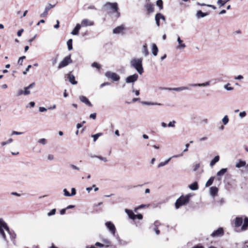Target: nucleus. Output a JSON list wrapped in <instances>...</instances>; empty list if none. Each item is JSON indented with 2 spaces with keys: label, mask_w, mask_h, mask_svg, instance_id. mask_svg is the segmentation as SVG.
Returning a JSON list of instances; mask_svg holds the SVG:
<instances>
[{
  "label": "nucleus",
  "mask_w": 248,
  "mask_h": 248,
  "mask_svg": "<svg viewBox=\"0 0 248 248\" xmlns=\"http://www.w3.org/2000/svg\"><path fill=\"white\" fill-rule=\"evenodd\" d=\"M218 188L217 187H216V186L211 187L210 188V195L214 197L216 195H217V194L218 192Z\"/></svg>",
  "instance_id": "22"
},
{
  "label": "nucleus",
  "mask_w": 248,
  "mask_h": 248,
  "mask_svg": "<svg viewBox=\"0 0 248 248\" xmlns=\"http://www.w3.org/2000/svg\"><path fill=\"white\" fill-rule=\"evenodd\" d=\"M130 65L135 68L139 74H143L144 70L142 67V58H133L130 61Z\"/></svg>",
  "instance_id": "3"
},
{
  "label": "nucleus",
  "mask_w": 248,
  "mask_h": 248,
  "mask_svg": "<svg viewBox=\"0 0 248 248\" xmlns=\"http://www.w3.org/2000/svg\"><path fill=\"white\" fill-rule=\"evenodd\" d=\"M105 225L108 229L110 231L111 233L113 236H115L116 229L114 224L111 221H107V222H106Z\"/></svg>",
  "instance_id": "8"
},
{
  "label": "nucleus",
  "mask_w": 248,
  "mask_h": 248,
  "mask_svg": "<svg viewBox=\"0 0 248 248\" xmlns=\"http://www.w3.org/2000/svg\"><path fill=\"white\" fill-rule=\"evenodd\" d=\"M39 110L40 112H45V111H46L47 110L46 108H45V107H40L39 108Z\"/></svg>",
  "instance_id": "56"
},
{
  "label": "nucleus",
  "mask_w": 248,
  "mask_h": 248,
  "mask_svg": "<svg viewBox=\"0 0 248 248\" xmlns=\"http://www.w3.org/2000/svg\"><path fill=\"white\" fill-rule=\"evenodd\" d=\"M23 133V132H17L16 131H14L12 133V135H22Z\"/></svg>",
  "instance_id": "54"
},
{
  "label": "nucleus",
  "mask_w": 248,
  "mask_h": 248,
  "mask_svg": "<svg viewBox=\"0 0 248 248\" xmlns=\"http://www.w3.org/2000/svg\"><path fill=\"white\" fill-rule=\"evenodd\" d=\"M175 123H176V121H174V120H173L172 122H170L168 124V126L171 127H174L175 126Z\"/></svg>",
  "instance_id": "45"
},
{
  "label": "nucleus",
  "mask_w": 248,
  "mask_h": 248,
  "mask_svg": "<svg viewBox=\"0 0 248 248\" xmlns=\"http://www.w3.org/2000/svg\"><path fill=\"white\" fill-rule=\"evenodd\" d=\"M171 158L172 157H170L167 160H166L165 161L160 162L158 165V168H161V167L167 165L169 162V161L171 160Z\"/></svg>",
  "instance_id": "32"
},
{
  "label": "nucleus",
  "mask_w": 248,
  "mask_h": 248,
  "mask_svg": "<svg viewBox=\"0 0 248 248\" xmlns=\"http://www.w3.org/2000/svg\"><path fill=\"white\" fill-rule=\"evenodd\" d=\"M142 218H143V216L141 214H139L138 215H136V219L138 218L139 219H142Z\"/></svg>",
  "instance_id": "60"
},
{
  "label": "nucleus",
  "mask_w": 248,
  "mask_h": 248,
  "mask_svg": "<svg viewBox=\"0 0 248 248\" xmlns=\"http://www.w3.org/2000/svg\"><path fill=\"white\" fill-rule=\"evenodd\" d=\"M4 230L9 234L11 240L13 241V243L15 244V239L16 237V233L13 230H11L10 229L7 223L3 220V219L0 218V236H1L5 241L8 242V240L4 231Z\"/></svg>",
  "instance_id": "1"
},
{
  "label": "nucleus",
  "mask_w": 248,
  "mask_h": 248,
  "mask_svg": "<svg viewBox=\"0 0 248 248\" xmlns=\"http://www.w3.org/2000/svg\"><path fill=\"white\" fill-rule=\"evenodd\" d=\"M227 168H223L221 169L219 171H218L217 173V179L218 181H220L221 180V176L224 175L227 171Z\"/></svg>",
  "instance_id": "13"
},
{
  "label": "nucleus",
  "mask_w": 248,
  "mask_h": 248,
  "mask_svg": "<svg viewBox=\"0 0 248 248\" xmlns=\"http://www.w3.org/2000/svg\"><path fill=\"white\" fill-rule=\"evenodd\" d=\"M81 28V25L79 24H77L71 32V34L73 35H78L79 30Z\"/></svg>",
  "instance_id": "24"
},
{
  "label": "nucleus",
  "mask_w": 248,
  "mask_h": 248,
  "mask_svg": "<svg viewBox=\"0 0 248 248\" xmlns=\"http://www.w3.org/2000/svg\"><path fill=\"white\" fill-rule=\"evenodd\" d=\"M139 76L137 74H134L127 77L125 78V82L127 83H134L138 80Z\"/></svg>",
  "instance_id": "9"
},
{
  "label": "nucleus",
  "mask_w": 248,
  "mask_h": 248,
  "mask_svg": "<svg viewBox=\"0 0 248 248\" xmlns=\"http://www.w3.org/2000/svg\"><path fill=\"white\" fill-rule=\"evenodd\" d=\"M92 66L93 67H96V68H97V69H99L100 68V65L98 63H97L96 62H93L92 63Z\"/></svg>",
  "instance_id": "46"
},
{
  "label": "nucleus",
  "mask_w": 248,
  "mask_h": 248,
  "mask_svg": "<svg viewBox=\"0 0 248 248\" xmlns=\"http://www.w3.org/2000/svg\"><path fill=\"white\" fill-rule=\"evenodd\" d=\"M177 42L179 44V45L177 46V49H182L186 47V46L185 44L183 43V41L181 39L179 36L177 38Z\"/></svg>",
  "instance_id": "21"
},
{
  "label": "nucleus",
  "mask_w": 248,
  "mask_h": 248,
  "mask_svg": "<svg viewBox=\"0 0 248 248\" xmlns=\"http://www.w3.org/2000/svg\"><path fill=\"white\" fill-rule=\"evenodd\" d=\"M38 142L43 145H45L46 143V140L45 138H42L40 139Z\"/></svg>",
  "instance_id": "43"
},
{
  "label": "nucleus",
  "mask_w": 248,
  "mask_h": 248,
  "mask_svg": "<svg viewBox=\"0 0 248 248\" xmlns=\"http://www.w3.org/2000/svg\"><path fill=\"white\" fill-rule=\"evenodd\" d=\"M156 4L159 7L160 10L163 9V2L162 0H157L156 2Z\"/></svg>",
  "instance_id": "31"
},
{
  "label": "nucleus",
  "mask_w": 248,
  "mask_h": 248,
  "mask_svg": "<svg viewBox=\"0 0 248 248\" xmlns=\"http://www.w3.org/2000/svg\"><path fill=\"white\" fill-rule=\"evenodd\" d=\"M67 78L69 79V82L73 85H76L78 82L75 79V76L71 74V72L67 75Z\"/></svg>",
  "instance_id": "20"
},
{
  "label": "nucleus",
  "mask_w": 248,
  "mask_h": 248,
  "mask_svg": "<svg viewBox=\"0 0 248 248\" xmlns=\"http://www.w3.org/2000/svg\"><path fill=\"white\" fill-rule=\"evenodd\" d=\"M246 162L245 161L239 160V162L236 164L235 167L237 168H240L241 167L246 166Z\"/></svg>",
  "instance_id": "27"
},
{
  "label": "nucleus",
  "mask_w": 248,
  "mask_h": 248,
  "mask_svg": "<svg viewBox=\"0 0 248 248\" xmlns=\"http://www.w3.org/2000/svg\"><path fill=\"white\" fill-rule=\"evenodd\" d=\"M160 19H162L164 21H166V18L162 14L158 13Z\"/></svg>",
  "instance_id": "58"
},
{
  "label": "nucleus",
  "mask_w": 248,
  "mask_h": 248,
  "mask_svg": "<svg viewBox=\"0 0 248 248\" xmlns=\"http://www.w3.org/2000/svg\"><path fill=\"white\" fill-rule=\"evenodd\" d=\"M217 3L220 6H223L225 5V1H223L222 0H218L217 1Z\"/></svg>",
  "instance_id": "47"
},
{
  "label": "nucleus",
  "mask_w": 248,
  "mask_h": 248,
  "mask_svg": "<svg viewBox=\"0 0 248 248\" xmlns=\"http://www.w3.org/2000/svg\"><path fill=\"white\" fill-rule=\"evenodd\" d=\"M58 57H59V55L57 54L55 57L52 58L51 61L52 62V65L54 66L57 63L58 60Z\"/></svg>",
  "instance_id": "36"
},
{
  "label": "nucleus",
  "mask_w": 248,
  "mask_h": 248,
  "mask_svg": "<svg viewBox=\"0 0 248 248\" xmlns=\"http://www.w3.org/2000/svg\"><path fill=\"white\" fill-rule=\"evenodd\" d=\"M243 218L242 217H236L235 219L234 226L235 227L241 226L243 223ZM248 228V217H245L244 219V223L242 226V230H246Z\"/></svg>",
  "instance_id": "4"
},
{
  "label": "nucleus",
  "mask_w": 248,
  "mask_h": 248,
  "mask_svg": "<svg viewBox=\"0 0 248 248\" xmlns=\"http://www.w3.org/2000/svg\"><path fill=\"white\" fill-rule=\"evenodd\" d=\"M105 76L108 78L111 79L114 81H117L120 78V76L118 74L110 71L106 72Z\"/></svg>",
  "instance_id": "7"
},
{
  "label": "nucleus",
  "mask_w": 248,
  "mask_h": 248,
  "mask_svg": "<svg viewBox=\"0 0 248 248\" xmlns=\"http://www.w3.org/2000/svg\"><path fill=\"white\" fill-rule=\"evenodd\" d=\"M95 246H96V247H103L104 246V245L100 243V242H96L95 244Z\"/></svg>",
  "instance_id": "62"
},
{
  "label": "nucleus",
  "mask_w": 248,
  "mask_h": 248,
  "mask_svg": "<svg viewBox=\"0 0 248 248\" xmlns=\"http://www.w3.org/2000/svg\"><path fill=\"white\" fill-rule=\"evenodd\" d=\"M92 157H95L99 159L100 160L103 161L105 162H106L108 161L106 157H103L102 156L100 155H94L92 156Z\"/></svg>",
  "instance_id": "38"
},
{
  "label": "nucleus",
  "mask_w": 248,
  "mask_h": 248,
  "mask_svg": "<svg viewBox=\"0 0 248 248\" xmlns=\"http://www.w3.org/2000/svg\"><path fill=\"white\" fill-rule=\"evenodd\" d=\"M200 164L199 163H198V164H195L194 166V169H193V170L194 171L197 170L200 168Z\"/></svg>",
  "instance_id": "53"
},
{
  "label": "nucleus",
  "mask_w": 248,
  "mask_h": 248,
  "mask_svg": "<svg viewBox=\"0 0 248 248\" xmlns=\"http://www.w3.org/2000/svg\"><path fill=\"white\" fill-rule=\"evenodd\" d=\"M160 17L159 16V14L157 13L155 16V20L156 24L157 26V27L160 26Z\"/></svg>",
  "instance_id": "34"
},
{
  "label": "nucleus",
  "mask_w": 248,
  "mask_h": 248,
  "mask_svg": "<svg viewBox=\"0 0 248 248\" xmlns=\"http://www.w3.org/2000/svg\"><path fill=\"white\" fill-rule=\"evenodd\" d=\"M55 5H52L50 3H48L45 7V11L43 13L40 15L41 17H45L48 14V11L53 7H54Z\"/></svg>",
  "instance_id": "10"
},
{
  "label": "nucleus",
  "mask_w": 248,
  "mask_h": 248,
  "mask_svg": "<svg viewBox=\"0 0 248 248\" xmlns=\"http://www.w3.org/2000/svg\"><path fill=\"white\" fill-rule=\"evenodd\" d=\"M210 81H208L203 83H194L189 84V86L191 87H205L208 86L210 84Z\"/></svg>",
  "instance_id": "18"
},
{
  "label": "nucleus",
  "mask_w": 248,
  "mask_h": 248,
  "mask_svg": "<svg viewBox=\"0 0 248 248\" xmlns=\"http://www.w3.org/2000/svg\"><path fill=\"white\" fill-rule=\"evenodd\" d=\"M67 45L68 46V49L69 50H71L73 49L72 46V39H70L67 42Z\"/></svg>",
  "instance_id": "35"
},
{
  "label": "nucleus",
  "mask_w": 248,
  "mask_h": 248,
  "mask_svg": "<svg viewBox=\"0 0 248 248\" xmlns=\"http://www.w3.org/2000/svg\"><path fill=\"white\" fill-rule=\"evenodd\" d=\"M189 187L192 190H196L198 189V185L197 182H195L189 186Z\"/></svg>",
  "instance_id": "28"
},
{
  "label": "nucleus",
  "mask_w": 248,
  "mask_h": 248,
  "mask_svg": "<svg viewBox=\"0 0 248 248\" xmlns=\"http://www.w3.org/2000/svg\"><path fill=\"white\" fill-rule=\"evenodd\" d=\"M103 135L102 133H98L94 135H92V137L93 138V141L95 142L98 139V138Z\"/></svg>",
  "instance_id": "37"
},
{
  "label": "nucleus",
  "mask_w": 248,
  "mask_h": 248,
  "mask_svg": "<svg viewBox=\"0 0 248 248\" xmlns=\"http://www.w3.org/2000/svg\"><path fill=\"white\" fill-rule=\"evenodd\" d=\"M31 67V65H29L28 66H27V68H26V70L25 71L23 72V74L24 75H26L27 74V72L28 71H29V69Z\"/></svg>",
  "instance_id": "63"
},
{
  "label": "nucleus",
  "mask_w": 248,
  "mask_h": 248,
  "mask_svg": "<svg viewBox=\"0 0 248 248\" xmlns=\"http://www.w3.org/2000/svg\"><path fill=\"white\" fill-rule=\"evenodd\" d=\"M79 99L81 102L85 103L86 105L88 106L89 107H92L93 106L92 104L89 100V99L85 96L81 95L79 97Z\"/></svg>",
  "instance_id": "15"
},
{
  "label": "nucleus",
  "mask_w": 248,
  "mask_h": 248,
  "mask_svg": "<svg viewBox=\"0 0 248 248\" xmlns=\"http://www.w3.org/2000/svg\"><path fill=\"white\" fill-rule=\"evenodd\" d=\"M125 212L127 214L129 218L132 220L136 219V215L134 213L132 210L125 209Z\"/></svg>",
  "instance_id": "19"
},
{
  "label": "nucleus",
  "mask_w": 248,
  "mask_h": 248,
  "mask_svg": "<svg viewBox=\"0 0 248 248\" xmlns=\"http://www.w3.org/2000/svg\"><path fill=\"white\" fill-rule=\"evenodd\" d=\"M76 194V190L75 188H72L71 189V196H74Z\"/></svg>",
  "instance_id": "52"
},
{
  "label": "nucleus",
  "mask_w": 248,
  "mask_h": 248,
  "mask_svg": "<svg viewBox=\"0 0 248 248\" xmlns=\"http://www.w3.org/2000/svg\"><path fill=\"white\" fill-rule=\"evenodd\" d=\"M246 115H247V113H246V111H243L242 112H240L239 115L240 117L242 118L245 117L246 116Z\"/></svg>",
  "instance_id": "49"
},
{
  "label": "nucleus",
  "mask_w": 248,
  "mask_h": 248,
  "mask_svg": "<svg viewBox=\"0 0 248 248\" xmlns=\"http://www.w3.org/2000/svg\"><path fill=\"white\" fill-rule=\"evenodd\" d=\"M190 197L191 195L189 194L186 195L185 196H181L176 200L175 202V208L176 209H178L180 206L187 203L189 201Z\"/></svg>",
  "instance_id": "5"
},
{
  "label": "nucleus",
  "mask_w": 248,
  "mask_h": 248,
  "mask_svg": "<svg viewBox=\"0 0 248 248\" xmlns=\"http://www.w3.org/2000/svg\"><path fill=\"white\" fill-rule=\"evenodd\" d=\"M166 89L168 90L169 91H177V92H181V91H182L184 90H191V89L189 87H187V86H182V87H180L173 88H166Z\"/></svg>",
  "instance_id": "12"
},
{
  "label": "nucleus",
  "mask_w": 248,
  "mask_h": 248,
  "mask_svg": "<svg viewBox=\"0 0 248 248\" xmlns=\"http://www.w3.org/2000/svg\"><path fill=\"white\" fill-rule=\"evenodd\" d=\"M56 209H53L50 212L47 213V216L48 217H50V216L54 215L55 214V213H56Z\"/></svg>",
  "instance_id": "41"
},
{
  "label": "nucleus",
  "mask_w": 248,
  "mask_h": 248,
  "mask_svg": "<svg viewBox=\"0 0 248 248\" xmlns=\"http://www.w3.org/2000/svg\"><path fill=\"white\" fill-rule=\"evenodd\" d=\"M215 178V177L212 176L211 177L209 180L207 181V182L205 184V186L206 187H209L210 186H211L213 183V181Z\"/></svg>",
  "instance_id": "29"
},
{
  "label": "nucleus",
  "mask_w": 248,
  "mask_h": 248,
  "mask_svg": "<svg viewBox=\"0 0 248 248\" xmlns=\"http://www.w3.org/2000/svg\"><path fill=\"white\" fill-rule=\"evenodd\" d=\"M219 160V155L216 156L210 162V165L211 167H213L215 165L216 163L218 162Z\"/></svg>",
  "instance_id": "26"
},
{
  "label": "nucleus",
  "mask_w": 248,
  "mask_h": 248,
  "mask_svg": "<svg viewBox=\"0 0 248 248\" xmlns=\"http://www.w3.org/2000/svg\"><path fill=\"white\" fill-rule=\"evenodd\" d=\"M224 234V231L222 228H219L217 230L214 231L211 234L213 237L222 236Z\"/></svg>",
  "instance_id": "11"
},
{
  "label": "nucleus",
  "mask_w": 248,
  "mask_h": 248,
  "mask_svg": "<svg viewBox=\"0 0 248 248\" xmlns=\"http://www.w3.org/2000/svg\"><path fill=\"white\" fill-rule=\"evenodd\" d=\"M124 30V26L123 25H122L114 28L113 30V33L114 34H118L120 33H122Z\"/></svg>",
  "instance_id": "17"
},
{
  "label": "nucleus",
  "mask_w": 248,
  "mask_h": 248,
  "mask_svg": "<svg viewBox=\"0 0 248 248\" xmlns=\"http://www.w3.org/2000/svg\"><path fill=\"white\" fill-rule=\"evenodd\" d=\"M70 167H71V168H72L73 169L76 170H79V168L78 167H77V166H75V165H74L71 164V165H70Z\"/></svg>",
  "instance_id": "57"
},
{
  "label": "nucleus",
  "mask_w": 248,
  "mask_h": 248,
  "mask_svg": "<svg viewBox=\"0 0 248 248\" xmlns=\"http://www.w3.org/2000/svg\"><path fill=\"white\" fill-rule=\"evenodd\" d=\"M24 30L23 29H20L18 30V31L17 32V35L18 36H20L22 34V33L23 32Z\"/></svg>",
  "instance_id": "59"
},
{
  "label": "nucleus",
  "mask_w": 248,
  "mask_h": 248,
  "mask_svg": "<svg viewBox=\"0 0 248 248\" xmlns=\"http://www.w3.org/2000/svg\"><path fill=\"white\" fill-rule=\"evenodd\" d=\"M154 230L157 235H158L160 233V231L158 230V227H155Z\"/></svg>",
  "instance_id": "64"
},
{
  "label": "nucleus",
  "mask_w": 248,
  "mask_h": 248,
  "mask_svg": "<svg viewBox=\"0 0 248 248\" xmlns=\"http://www.w3.org/2000/svg\"><path fill=\"white\" fill-rule=\"evenodd\" d=\"M141 103L145 105H161V104H158L157 103H153L151 102L142 101Z\"/></svg>",
  "instance_id": "33"
},
{
  "label": "nucleus",
  "mask_w": 248,
  "mask_h": 248,
  "mask_svg": "<svg viewBox=\"0 0 248 248\" xmlns=\"http://www.w3.org/2000/svg\"><path fill=\"white\" fill-rule=\"evenodd\" d=\"M104 11L108 12V14H114L115 17L118 18L120 16V13L119 12V8L117 2H108L103 6Z\"/></svg>",
  "instance_id": "2"
},
{
  "label": "nucleus",
  "mask_w": 248,
  "mask_h": 248,
  "mask_svg": "<svg viewBox=\"0 0 248 248\" xmlns=\"http://www.w3.org/2000/svg\"><path fill=\"white\" fill-rule=\"evenodd\" d=\"M22 94H24V91L22 90H20L17 93L16 95L18 96H20Z\"/></svg>",
  "instance_id": "51"
},
{
  "label": "nucleus",
  "mask_w": 248,
  "mask_h": 248,
  "mask_svg": "<svg viewBox=\"0 0 248 248\" xmlns=\"http://www.w3.org/2000/svg\"><path fill=\"white\" fill-rule=\"evenodd\" d=\"M152 51L154 56H156L157 55L158 49L157 46L155 44H153L152 45Z\"/></svg>",
  "instance_id": "25"
},
{
  "label": "nucleus",
  "mask_w": 248,
  "mask_h": 248,
  "mask_svg": "<svg viewBox=\"0 0 248 248\" xmlns=\"http://www.w3.org/2000/svg\"><path fill=\"white\" fill-rule=\"evenodd\" d=\"M13 142V139L12 138L9 139L7 141H3L1 143V145L2 146H4L9 143H10Z\"/></svg>",
  "instance_id": "40"
},
{
  "label": "nucleus",
  "mask_w": 248,
  "mask_h": 248,
  "mask_svg": "<svg viewBox=\"0 0 248 248\" xmlns=\"http://www.w3.org/2000/svg\"><path fill=\"white\" fill-rule=\"evenodd\" d=\"M96 117V113H92V114H91L90 115V118H91V119H95Z\"/></svg>",
  "instance_id": "55"
},
{
  "label": "nucleus",
  "mask_w": 248,
  "mask_h": 248,
  "mask_svg": "<svg viewBox=\"0 0 248 248\" xmlns=\"http://www.w3.org/2000/svg\"><path fill=\"white\" fill-rule=\"evenodd\" d=\"M230 85V83H228L224 85V88L227 91H232L233 89V87H229Z\"/></svg>",
  "instance_id": "42"
},
{
  "label": "nucleus",
  "mask_w": 248,
  "mask_h": 248,
  "mask_svg": "<svg viewBox=\"0 0 248 248\" xmlns=\"http://www.w3.org/2000/svg\"><path fill=\"white\" fill-rule=\"evenodd\" d=\"M103 242L107 245V247H108L111 244V242L108 239H103Z\"/></svg>",
  "instance_id": "50"
},
{
  "label": "nucleus",
  "mask_w": 248,
  "mask_h": 248,
  "mask_svg": "<svg viewBox=\"0 0 248 248\" xmlns=\"http://www.w3.org/2000/svg\"><path fill=\"white\" fill-rule=\"evenodd\" d=\"M229 118L227 115H225L222 119V122L224 125H226L229 122Z\"/></svg>",
  "instance_id": "39"
},
{
  "label": "nucleus",
  "mask_w": 248,
  "mask_h": 248,
  "mask_svg": "<svg viewBox=\"0 0 248 248\" xmlns=\"http://www.w3.org/2000/svg\"><path fill=\"white\" fill-rule=\"evenodd\" d=\"M144 7L146 8L148 14H150L154 12V5L151 3H147L145 4Z\"/></svg>",
  "instance_id": "14"
},
{
  "label": "nucleus",
  "mask_w": 248,
  "mask_h": 248,
  "mask_svg": "<svg viewBox=\"0 0 248 248\" xmlns=\"http://www.w3.org/2000/svg\"><path fill=\"white\" fill-rule=\"evenodd\" d=\"M72 62V60L71 58V55H69L68 56L65 57L63 60L59 63L58 68L60 69L62 68H63L66 66H67L69 64L71 63Z\"/></svg>",
  "instance_id": "6"
},
{
  "label": "nucleus",
  "mask_w": 248,
  "mask_h": 248,
  "mask_svg": "<svg viewBox=\"0 0 248 248\" xmlns=\"http://www.w3.org/2000/svg\"><path fill=\"white\" fill-rule=\"evenodd\" d=\"M63 194L65 196L70 197L71 196V193L69 192V191L67 190V189L64 188L63 190Z\"/></svg>",
  "instance_id": "44"
},
{
  "label": "nucleus",
  "mask_w": 248,
  "mask_h": 248,
  "mask_svg": "<svg viewBox=\"0 0 248 248\" xmlns=\"http://www.w3.org/2000/svg\"><path fill=\"white\" fill-rule=\"evenodd\" d=\"M30 89L28 87H26L24 88V95H28L30 93Z\"/></svg>",
  "instance_id": "48"
},
{
  "label": "nucleus",
  "mask_w": 248,
  "mask_h": 248,
  "mask_svg": "<svg viewBox=\"0 0 248 248\" xmlns=\"http://www.w3.org/2000/svg\"><path fill=\"white\" fill-rule=\"evenodd\" d=\"M94 24V22L93 21H90L88 19H84L81 21V26L86 27L88 26H93Z\"/></svg>",
  "instance_id": "16"
},
{
  "label": "nucleus",
  "mask_w": 248,
  "mask_h": 248,
  "mask_svg": "<svg viewBox=\"0 0 248 248\" xmlns=\"http://www.w3.org/2000/svg\"><path fill=\"white\" fill-rule=\"evenodd\" d=\"M47 159L49 160H53L54 159V155L51 154H49L47 156Z\"/></svg>",
  "instance_id": "61"
},
{
  "label": "nucleus",
  "mask_w": 248,
  "mask_h": 248,
  "mask_svg": "<svg viewBox=\"0 0 248 248\" xmlns=\"http://www.w3.org/2000/svg\"><path fill=\"white\" fill-rule=\"evenodd\" d=\"M209 15L208 13H203L202 11L199 10L197 11L196 14V17L197 18H200L204 17Z\"/></svg>",
  "instance_id": "23"
},
{
  "label": "nucleus",
  "mask_w": 248,
  "mask_h": 248,
  "mask_svg": "<svg viewBox=\"0 0 248 248\" xmlns=\"http://www.w3.org/2000/svg\"><path fill=\"white\" fill-rule=\"evenodd\" d=\"M142 53L145 56H147L149 54V51L147 48V44H145L143 45L142 50Z\"/></svg>",
  "instance_id": "30"
}]
</instances>
